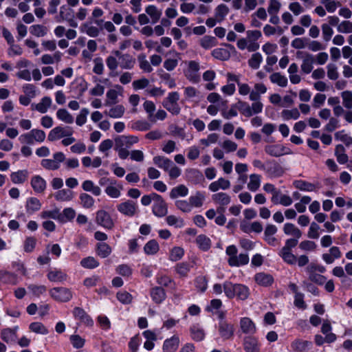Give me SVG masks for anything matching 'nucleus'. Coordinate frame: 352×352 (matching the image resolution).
I'll use <instances>...</instances> for the list:
<instances>
[{
    "label": "nucleus",
    "mask_w": 352,
    "mask_h": 352,
    "mask_svg": "<svg viewBox=\"0 0 352 352\" xmlns=\"http://www.w3.org/2000/svg\"><path fill=\"white\" fill-rule=\"evenodd\" d=\"M138 142V136L118 135L114 138V150L118 153V155L121 160H125L129 156V148Z\"/></svg>",
    "instance_id": "nucleus-1"
},
{
    "label": "nucleus",
    "mask_w": 352,
    "mask_h": 352,
    "mask_svg": "<svg viewBox=\"0 0 352 352\" xmlns=\"http://www.w3.org/2000/svg\"><path fill=\"white\" fill-rule=\"evenodd\" d=\"M118 211L128 217H133L139 213L138 204L131 199L126 200L117 205Z\"/></svg>",
    "instance_id": "nucleus-2"
},
{
    "label": "nucleus",
    "mask_w": 352,
    "mask_h": 352,
    "mask_svg": "<svg viewBox=\"0 0 352 352\" xmlns=\"http://www.w3.org/2000/svg\"><path fill=\"white\" fill-rule=\"evenodd\" d=\"M179 99V95L177 92H171L168 94V97L164 100L162 105L172 114L178 115L181 110L177 102Z\"/></svg>",
    "instance_id": "nucleus-3"
},
{
    "label": "nucleus",
    "mask_w": 352,
    "mask_h": 352,
    "mask_svg": "<svg viewBox=\"0 0 352 352\" xmlns=\"http://www.w3.org/2000/svg\"><path fill=\"white\" fill-rule=\"evenodd\" d=\"M74 130L72 127L58 126L50 131L47 139L50 142H54L65 136H72Z\"/></svg>",
    "instance_id": "nucleus-4"
},
{
    "label": "nucleus",
    "mask_w": 352,
    "mask_h": 352,
    "mask_svg": "<svg viewBox=\"0 0 352 352\" xmlns=\"http://www.w3.org/2000/svg\"><path fill=\"white\" fill-rule=\"evenodd\" d=\"M96 222L98 225L107 230H112L115 226L114 221L110 214L104 210L97 211L96 214Z\"/></svg>",
    "instance_id": "nucleus-5"
},
{
    "label": "nucleus",
    "mask_w": 352,
    "mask_h": 352,
    "mask_svg": "<svg viewBox=\"0 0 352 352\" xmlns=\"http://www.w3.org/2000/svg\"><path fill=\"white\" fill-rule=\"evenodd\" d=\"M50 296L58 302H68L72 298V293L66 287H54L50 290Z\"/></svg>",
    "instance_id": "nucleus-6"
},
{
    "label": "nucleus",
    "mask_w": 352,
    "mask_h": 352,
    "mask_svg": "<svg viewBox=\"0 0 352 352\" xmlns=\"http://www.w3.org/2000/svg\"><path fill=\"white\" fill-rule=\"evenodd\" d=\"M155 197V199L152 207L153 213L158 217H165L168 213V206L166 203L160 195Z\"/></svg>",
    "instance_id": "nucleus-7"
},
{
    "label": "nucleus",
    "mask_w": 352,
    "mask_h": 352,
    "mask_svg": "<svg viewBox=\"0 0 352 352\" xmlns=\"http://www.w3.org/2000/svg\"><path fill=\"white\" fill-rule=\"evenodd\" d=\"M113 54L119 58L121 68L131 69L134 67L135 59L129 54H122L119 50L113 51Z\"/></svg>",
    "instance_id": "nucleus-8"
},
{
    "label": "nucleus",
    "mask_w": 352,
    "mask_h": 352,
    "mask_svg": "<svg viewBox=\"0 0 352 352\" xmlns=\"http://www.w3.org/2000/svg\"><path fill=\"white\" fill-rule=\"evenodd\" d=\"M298 58H302L301 65V70L305 74H309L313 69V64L314 63V56L309 53H304L298 51L296 53Z\"/></svg>",
    "instance_id": "nucleus-9"
},
{
    "label": "nucleus",
    "mask_w": 352,
    "mask_h": 352,
    "mask_svg": "<svg viewBox=\"0 0 352 352\" xmlns=\"http://www.w3.org/2000/svg\"><path fill=\"white\" fill-rule=\"evenodd\" d=\"M265 151L270 155L273 157H280L284 155L292 153L289 148L281 144L267 145L265 147Z\"/></svg>",
    "instance_id": "nucleus-10"
},
{
    "label": "nucleus",
    "mask_w": 352,
    "mask_h": 352,
    "mask_svg": "<svg viewBox=\"0 0 352 352\" xmlns=\"http://www.w3.org/2000/svg\"><path fill=\"white\" fill-rule=\"evenodd\" d=\"M277 230L278 229L274 225L268 224L266 226L264 231V240L269 245L276 246L278 244V240L274 236Z\"/></svg>",
    "instance_id": "nucleus-11"
},
{
    "label": "nucleus",
    "mask_w": 352,
    "mask_h": 352,
    "mask_svg": "<svg viewBox=\"0 0 352 352\" xmlns=\"http://www.w3.org/2000/svg\"><path fill=\"white\" fill-rule=\"evenodd\" d=\"M243 346L245 352H260V344L255 337L245 336L243 340Z\"/></svg>",
    "instance_id": "nucleus-12"
},
{
    "label": "nucleus",
    "mask_w": 352,
    "mask_h": 352,
    "mask_svg": "<svg viewBox=\"0 0 352 352\" xmlns=\"http://www.w3.org/2000/svg\"><path fill=\"white\" fill-rule=\"evenodd\" d=\"M219 332L220 336L225 340H229L234 336V327L231 323L222 320L219 324Z\"/></svg>",
    "instance_id": "nucleus-13"
},
{
    "label": "nucleus",
    "mask_w": 352,
    "mask_h": 352,
    "mask_svg": "<svg viewBox=\"0 0 352 352\" xmlns=\"http://www.w3.org/2000/svg\"><path fill=\"white\" fill-rule=\"evenodd\" d=\"M115 87L120 91L119 93L117 90L111 89L107 91L106 94V100L104 102L105 106H112L113 104H116L118 102V95H121L123 91V88L120 85H116Z\"/></svg>",
    "instance_id": "nucleus-14"
},
{
    "label": "nucleus",
    "mask_w": 352,
    "mask_h": 352,
    "mask_svg": "<svg viewBox=\"0 0 352 352\" xmlns=\"http://www.w3.org/2000/svg\"><path fill=\"white\" fill-rule=\"evenodd\" d=\"M52 104V100L50 97L45 96L41 98L40 102L37 104H32L31 109L32 111H37L41 113H45L50 108Z\"/></svg>",
    "instance_id": "nucleus-15"
},
{
    "label": "nucleus",
    "mask_w": 352,
    "mask_h": 352,
    "mask_svg": "<svg viewBox=\"0 0 352 352\" xmlns=\"http://www.w3.org/2000/svg\"><path fill=\"white\" fill-rule=\"evenodd\" d=\"M265 171L272 177H279L284 173V170L281 166L274 161L266 162Z\"/></svg>",
    "instance_id": "nucleus-16"
},
{
    "label": "nucleus",
    "mask_w": 352,
    "mask_h": 352,
    "mask_svg": "<svg viewBox=\"0 0 352 352\" xmlns=\"http://www.w3.org/2000/svg\"><path fill=\"white\" fill-rule=\"evenodd\" d=\"M240 328L241 331L245 334H254L256 331L255 324L248 317H244L241 319Z\"/></svg>",
    "instance_id": "nucleus-17"
},
{
    "label": "nucleus",
    "mask_w": 352,
    "mask_h": 352,
    "mask_svg": "<svg viewBox=\"0 0 352 352\" xmlns=\"http://www.w3.org/2000/svg\"><path fill=\"white\" fill-rule=\"evenodd\" d=\"M41 206V202L36 197H30L25 202V210L30 214L40 210Z\"/></svg>",
    "instance_id": "nucleus-18"
},
{
    "label": "nucleus",
    "mask_w": 352,
    "mask_h": 352,
    "mask_svg": "<svg viewBox=\"0 0 352 352\" xmlns=\"http://www.w3.org/2000/svg\"><path fill=\"white\" fill-rule=\"evenodd\" d=\"M17 329L18 327H15L12 329L6 328L2 329L1 331V338L6 343L15 342Z\"/></svg>",
    "instance_id": "nucleus-19"
},
{
    "label": "nucleus",
    "mask_w": 352,
    "mask_h": 352,
    "mask_svg": "<svg viewBox=\"0 0 352 352\" xmlns=\"http://www.w3.org/2000/svg\"><path fill=\"white\" fill-rule=\"evenodd\" d=\"M179 344V338L177 336H173L169 339H166L163 344L164 352H175Z\"/></svg>",
    "instance_id": "nucleus-20"
},
{
    "label": "nucleus",
    "mask_w": 352,
    "mask_h": 352,
    "mask_svg": "<svg viewBox=\"0 0 352 352\" xmlns=\"http://www.w3.org/2000/svg\"><path fill=\"white\" fill-rule=\"evenodd\" d=\"M109 111H105L104 114L112 118H122L125 112V108L122 104H113L110 106Z\"/></svg>",
    "instance_id": "nucleus-21"
},
{
    "label": "nucleus",
    "mask_w": 352,
    "mask_h": 352,
    "mask_svg": "<svg viewBox=\"0 0 352 352\" xmlns=\"http://www.w3.org/2000/svg\"><path fill=\"white\" fill-rule=\"evenodd\" d=\"M31 186L36 192L41 193L46 188V182L41 176L36 175L31 179Z\"/></svg>",
    "instance_id": "nucleus-22"
},
{
    "label": "nucleus",
    "mask_w": 352,
    "mask_h": 352,
    "mask_svg": "<svg viewBox=\"0 0 352 352\" xmlns=\"http://www.w3.org/2000/svg\"><path fill=\"white\" fill-rule=\"evenodd\" d=\"M230 186L229 180L223 177L219 178L218 180L212 182L209 185V190L212 192H217L219 189L226 190Z\"/></svg>",
    "instance_id": "nucleus-23"
},
{
    "label": "nucleus",
    "mask_w": 352,
    "mask_h": 352,
    "mask_svg": "<svg viewBox=\"0 0 352 352\" xmlns=\"http://www.w3.org/2000/svg\"><path fill=\"white\" fill-rule=\"evenodd\" d=\"M254 280L257 284L263 287L271 285L274 281V278L270 274L264 272L257 273L254 276Z\"/></svg>",
    "instance_id": "nucleus-24"
},
{
    "label": "nucleus",
    "mask_w": 352,
    "mask_h": 352,
    "mask_svg": "<svg viewBox=\"0 0 352 352\" xmlns=\"http://www.w3.org/2000/svg\"><path fill=\"white\" fill-rule=\"evenodd\" d=\"M212 201L221 206H226L230 204L231 197L226 192H217L212 196Z\"/></svg>",
    "instance_id": "nucleus-25"
},
{
    "label": "nucleus",
    "mask_w": 352,
    "mask_h": 352,
    "mask_svg": "<svg viewBox=\"0 0 352 352\" xmlns=\"http://www.w3.org/2000/svg\"><path fill=\"white\" fill-rule=\"evenodd\" d=\"M311 345V342L300 339H296L291 344L292 351L294 352H305Z\"/></svg>",
    "instance_id": "nucleus-26"
},
{
    "label": "nucleus",
    "mask_w": 352,
    "mask_h": 352,
    "mask_svg": "<svg viewBox=\"0 0 352 352\" xmlns=\"http://www.w3.org/2000/svg\"><path fill=\"white\" fill-rule=\"evenodd\" d=\"M28 171L27 170H20L16 172L12 173L10 179L14 184H23L27 181L28 178Z\"/></svg>",
    "instance_id": "nucleus-27"
},
{
    "label": "nucleus",
    "mask_w": 352,
    "mask_h": 352,
    "mask_svg": "<svg viewBox=\"0 0 352 352\" xmlns=\"http://www.w3.org/2000/svg\"><path fill=\"white\" fill-rule=\"evenodd\" d=\"M283 232L286 235L293 236L296 239H300L302 236L301 230L291 223H287L284 225Z\"/></svg>",
    "instance_id": "nucleus-28"
},
{
    "label": "nucleus",
    "mask_w": 352,
    "mask_h": 352,
    "mask_svg": "<svg viewBox=\"0 0 352 352\" xmlns=\"http://www.w3.org/2000/svg\"><path fill=\"white\" fill-rule=\"evenodd\" d=\"M249 256L247 254H240L238 256H231L228 259L230 266H239L248 264Z\"/></svg>",
    "instance_id": "nucleus-29"
},
{
    "label": "nucleus",
    "mask_w": 352,
    "mask_h": 352,
    "mask_svg": "<svg viewBox=\"0 0 352 352\" xmlns=\"http://www.w3.org/2000/svg\"><path fill=\"white\" fill-rule=\"evenodd\" d=\"M153 163L159 168L168 170L171 166L173 162L164 156L157 155L153 157Z\"/></svg>",
    "instance_id": "nucleus-30"
},
{
    "label": "nucleus",
    "mask_w": 352,
    "mask_h": 352,
    "mask_svg": "<svg viewBox=\"0 0 352 352\" xmlns=\"http://www.w3.org/2000/svg\"><path fill=\"white\" fill-rule=\"evenodd\" d=\"M73 314L76 319L80 320L81 322L88 325L93 323V320L90 318V317L80 307H75L74 309Z\"/></svg>",
    "instance_id": "nucleus-31"
},
{
    "label": "nucleus",
    "mask_w": 352,
    "mask_h": 352,
    "mask_svg": "<svg viewBox=\"0 0 352 352\" xmlns=\"http://www.w3.org/2000/svg\"><path fill=\"white\" fill-rule=\"evenodd\" d=\"M278 254L286 263L289 265L296 263L297 257L292 253V250L281 249Z\"/></svg>",
    "instance_id": "nucleus-32"
},
{
    "label": "nucleus",
    "mask_w": 352,
    "mask_h": 352,
    "mask_svg": "<svg viewBox=\"0 0 352 352\" xmlns=\"http://www.w3.org/2000/svg\"><path fill=\"white\" fill-rule=\"evenodd\" d=\"M151 296L155 302L159 304L161 303L166 298V294L160 287H155L151 291Z\"/></svg>",
    "instance_id": "nucleus-33"
},
{
    "label": "nucleus",
    "mask_w": 352,
    "mask_h": 352,
    "mask_svg": "<svg viewBox=\"0 0 352 352\" xmlns=\"http://www.w3.org/2000/svg\"><path fill=\"white\" fill-rule=\"evenodd\" d=\"M188 188L184 184H180L171 190L170 192V197L173 199H175L178 197H185L188 195Z\"/></svg>",
    "instance_id": "nucleus-34"
},
{
    "label": "nucleus",
    "mask_w": 352,
    "mask_h": 352,
    "mask_svg": "<svg viewBox=\"0 0 352 352\" xmlns=\"http://www.w3.org/2000/svg\"><path fill=\"white\" fill-rule=\"evenodd\" d=\"M111 248L104 242L96 245V253L101 258H107L111 254Z\"/></svg>",
    "instance_id": "nucleus-35"
},
{
    "label": "nucleus",
    "mask_w": 352,
    "mask_h": 352,
    "mask_svg": "<svg viewBox=\"0 0 352 352\" xmlns=\"http://www.w3.org/2000/svg\"><path fill=\"white\" fill-rule=\"evenodd\" d=\"M40 217L43 219H52L54 220H57L60 222V210L57 208L52 210H43L41 212Z\"/></svg>",
    "instance_id": "nucleus-36"
},
{
    "label": "nucleus",
    "mask_w": 352,
    "mask_h": 352,
    "mask_svg": "<svg viewBox=\"0 0 352 352\" xmlns=\"http://www.w3.org/2000/svg\"><path fill=\"white\" fill-rule=\"evenodd\" d=\"M196 243L199 248L204 250L207 251L210 248L211 241L204 234H200L196 238Z\"/></svg>",
    "instance_id": "nucleus-37"
},
{
    "label": "nucleus",
    "mask_w": 352,
    "mask_h": 352,
    "mask_svg": "<svg viewBox=\"0 0 352 352\" xmlns=\"http://www.w3.org/2000/svg\"><path fill=\"white\" fill-rule=\"evenodd\" d=\"M160 250V246L158 243L153 239L150 240L148 242H147L144 247V251L145 254L148 255H154L158 252Z\"/></svg>",
    "instance_id": "nucleus-38"
},
{
    "label": "nucleus",
    "mask_w": 352,
    "mask_h": 352,
    "mask_svg": "<svg viewBox=\"0 0 352 352\" xmlns=\"http://www.w3.org/2000/svg\"><path fill=\"white\" fill-rule=\"evenodd\" d=\"M47 278L53 282H63L67 279V274L60 270H54L47 274Z\"/></svg>",
    "instance_id": "nucleus-39"
},
{
    "label": "nucleus",
    "mask_w": 352,
    "mask_h": 352,
    "mask_svg": "<svg viewBox=\"0 0 352 352\" xmlns=\"http://www.w3.org/2000/svg\"><path fill=\"white\" fill-rule=\"evenodd\" d=\"M56 117L58 120L66 124H72L74 122V117L65 109H60L56 112Z\"/></svg>",
    "instance_id": "nucleus-40"
},
{
    "label": "nucleus",
    "mask_w": 352,
    "mask_h": 352,
    "mask_svg": "<svg viewBox=\"0 0 352 352\" xmlns=\"http://www.w3.org/2000/svg\"><path fill=\"white\" fill-rule=\"evenodd\" d=\"M234 297L236 296L240 300H246L249 296V289L241 284H236L235 286Z\"/></svg>",
    "instance_id": "nucleus-41"
},
{
    "label": "nucleus",
    "mask_w": 352,
    "mask_h": 352,
    "mask_svg": "<svg viewBox=\"0 0 352 352\" xmlns=\"http://www.w3.org/2000/svg\"><path fill=\"white\" fill-rule=\"evenodd\" d=\"M270 78L272 83L276 84L280 87H285L287 85V78L279 72L272 74Z\"/></svg>",
    "instance_id": "nucleus-42"
},
{
    "label": "nucleus",
    "mask_w": 352,
    "mask_h": 352,
    "mask_svg": "<svg viewBox=\"0 0 352 352\" xmlns=\"http://www.w3.org/2000/svg\"><path fill=\"white\" fill-rule=\"evenodd\" d=\"M30 32L36 37H43L47 34V28L39 24L33 25L30 28Z\"/></svg>",
    "instance_id": "nucleus-43"
},
{
    "label": "nucleus",
    "mask_w": 352,
    "mask_h": 352,
    "mask_svg": "<svg viewBox=\"0 0 352 352\" xmlns=\"http://www.w3.org/2000/svg\"><path fill=\"white\" fill-rule=\"evenodd\" d=\"M145 11L151 16L153 23L157 22L162 15V12L157 10V7L153 5L146 7Z\"/></svg>",
    "instance_id": "nucleus-44"
},
{
    "label": "nucleus",
    "mask_w": 352,
    "mask_h": 352,
    "mask_svg": "<svg viewBox=\"0 0 352 352\" xmlns=\"http://www.w3.org/2000/svg\"><path fill=\"white\" fill-rule=\"evenodd\" d=\"M261 175L257 174H252L250 175V182L248 184V188L251 191L257 190L261 185Z\"/></svg>",
    "instance_id": "nucleus-45"
},
{
    "label": "nucleus",
    "mask_w": 352,
    "mask_h": 352,
    "mask_svg": "<svg viewBox=\"0 0 352 352\" xmlns=\"http://www.w3.org/2000/svg\"><path fill=\"white\" fill-rule=\"evenodd\" d=\"M307 271L309 273V279L318 284V285H323L326 282V277L319 274H316L311 270V267H307Z\"/></svg>",
    "instance_id": "nucleus-46"
},
{
    "label": "nucleus",
    "mask_w": 352,
    "mask_h": 352,
    "mask_svg": "<svg viewBox=\"0 0 352 352\" xmlns=\"http://www.w3.org/2000/svg\"><path fill=\"white\" fill-rule=\"evenodd\" d=\"M29 329L31 331L38 334L46 335L49 332L47 327L39 322H32L29 326Z\"/></svg>",
    "instance_id": "nucleus-47"
},
{
    "label": "nucleus",
    "mask_w": 352,
    "mask_h": 352,
    "mask_svg": "<svg viewBox=\"0 0 352 352\" xmlns=\"http://www.w3.org/2000/svg\"><path fill=\"white\" fill-rule=\"evenodd\" d=\"M106 64L107 67L111 71V72L109 73V76L111 77L116 76L118 74L114 72L118 66V62L116 59V56H108L106 59Z\"/></svg>",
    "instance_id": "nucleus-48"
},
{
    "label": "nucleus",
    "mask_w": 352,
    "mask_h": 352,
    "mask_svg": "<svg viewBox=\"0 0 352 352\" xmlns=\"http://www.w3.org/2000/svg\"><path fill=\"white\" fill-rule=\"evenodd\" d=\"M143 107L145 111L148 114V119L151 123H155V119L153 117L154 111H155V104L150 100H146L143 104Z\"/></svg>",
    "instance_id": "nucleus-49"
},
{
    "label": "nucleus",
    "mask_w": 352,
    "mask_h": 352,
    "mask_svg": "<svg viewBox=\"0 0 352 352\" xmlns=\"http://www.w3.org/2000/svg\"><path fill=\"white\" fill-rule=\"evenodd\" d=\"M229 8L225 4L219 5L215 9V18L220 22L222 21L225 16L229 13Z\"/></svg>",
    "instance_id": "nucleus-50"
},
{
    "label": "nucleus",
    "mask_w": 352,
    "mask_h": 352,
    "mask_svg": "<svg viewBox=\"0 0 352 352\" xmlns=\"http://www.w3.org/2000/svg\"><path fill=\"white\" fill-rule=\"evenodd\" d=\"M294 186L299 189L300 190L302 191H307V192H311L314 191L315 189L314 184L302 181V180H296L294 182Z\"/></svg>",
    "instance_id": "nucleus-51"
},
{
    "label": "nucleus",
    "mask_w": 352,
    "mask_h": 352,
    "mask_svg": "<svg viewBox=\"0 0 352 352\" xmlns=\"http://www.w3.org/2000/svg\"><path fill=\"white\" fill-rule=\"evenodd\" d=\"M281 116L285 120L290 119L297 120L300 117V112L297 108L292 109H284L281 112Z\"/></svg>",
    "instance_id": "nucleus-52"
},
{
    "label": "nucleus",
    "mask_w": 352,
    "mask_h": 352,
    "mask_svg": "<svg viewBox=\"0 0 352 352\" xmlns=\"http://www.w3.org/2000/svg\"><path fill=\"white\" fill-rule=\"evenodd\" d=\"M205 199L204 195L201 192H197L193 196L189 198L190 207H201Z\"/></svg>",
    "instance_id": "nucleus-53"
},
{
    "label": "nucleus",
    "mask_w": 352,
    "mask_h": 352,
    "mask_svg": "<svg viewBox=\"0 0 352 352\" xmlns=\"http://www.w3.org/2000/svg\"><path fill=\"white\" fill-rule=\"evenodd\" d=\"M187 177L189 181L195 184H197L204 180V176L202 173L196 169L189 170L187 173Z\"/></svg>",
    "instance_id": "nucleus-54"
},
{
    "label": "nucleus",
    "mask_w": 352,
    "mask_h": 352,
    "mask_svg": "<svg viewBox=\"0 0 352 352\" xmlns=\"http://www.w3.org/2000/svg\"><path fill=\"white\" fill-rule=\"evenodd\" d=\"M76 216V212L75 210L72 208H65L63 211V212H60V223H65L69 221H72L74 219Z\"/></svg>",
    "instance_id": "nucleus-55"
},
{
    "label": "nucleus",
    "mask_w": 352,
    "mask_h": 352,
    "mask_svg": "<svg viewBox=\"0 0 352 352\" xmlns=\"http://www.w3.org/2000/svg\"><path fill=\"white\" fill-rule=\"evenodd\" d=\"M72 191L68 189H63L58 190L55 194V198L58 201H69L72 199Z\"/></svg>",
    "instance_id": "nucleus-56"
},
{
    "label": "nucleus",
    "mask_w": 352,
    "mask_h": 352,
    "mask_svg": "<svg viewBox=\"0 0 352 352\" xmlns=\"http://www.w3.org/2000/svg\"><path fill=\"white\" fill-rule=\"evenodd\" d=\"M342 105L347 109H352V91H344L341 93Z\"/></svg>",
    "instance_id": "nucleus-57"
},
{
    "label": "nucleus",
    "mask_w": 352,
    "mask_h": 352,
    "mask_svg": "<svg viewBox=\"0 0 352 352\" xmlns=\"http://www.w3.org/2000/svg\"><path fill=\"white\" fill-rule=\"evenodd\" d=\"M81 28L83 32L91 37H96L100 33V30L97 27L93 26L88 23H84Z\"/></svg>",
    "instance_id": "nucleus-58"
},
{
    "label": "nucleus",
    "mask_w": 352,
    "mask_h": 352,
    "mask_svg": "<svg viewBox=\"0 0 352 352\" xmlns=\"http://www.w3.org/2000/svg\"><path fill=\"white\" fill-rule=\"evenodd\" d=\"M212 55L215 58L221 60H228L230 56V52L227 50L223 48L214 50L212 52Z\"/></svg>",
    "instance_id": "nucleus-59"
},
{
    "label": "nucleus",
    "mask_w": 352,
    "mask_h": 352,
    "mask_svg": "<svg viewBox=\"0 0 352 352\" xmlns=\"http://www.w3.org/2000/svg\"><path fill=\"white\" fill-rule=\"evenodd\" d=\"M263 60V57L261 54L258 52L254 53L252 55L251 58L248 60L249 66L254 69H256L260 67V64Z\"/></svg>",
    "instance_id": "nucleus-60"
},
{
    "label": "nucleus",
    "mask_w": 352,
    "mask_h": 352,
    "mask_svg": "<svg viewBox=\"0 0 352 352\" xmlns=\"http://www.w3.org/2000/svg\"><path fill=\"white\" fill-rule=\"evenodd\" d=\"M236 107L245 117L249 118L252 116V109L250 106L247 102L239 100L236 104Z\"/></svg>",
    "instance_id": "nucleus-61"
},
{
    "label": "nucleus",
    "mask_w": 352,
    "mask_h": 352,
    "mask_svg": "<svg viewBox=\"0 0 352 352\" xmlns=\"http://www.w3.org/2000/svg\"><path fill=\"white\" fill-rule=\"evenodd\" d=\"M131 128L137 131H145L151 128V124L146 120H137L132 124Z\"/></svg>",
    "instance_id": "nucleus-62"
},
{
    "label": "nucleus",
    "mask_w": 352,
    "mask_h": 352,
    "mask_svg": "<svg viewBox=\"0 0 352 352\" xmlns=\"http://www.w3.org/2000/svg\"><path fill=\"white\" fill-rule=\"evenodd\" d=\"M80 264L85 268L93 269L99 265L98 261L93 256H88L81 260Z\"/></svg>",
    "instance_id": "nucleus-63"
},
{
    "label": "nucleus",
    "mask_w": 352,
    "mask_h": 352,
    "mask_svg": "<svg viewBox=\"0 0 352 352\" xmlns=\"http://www.w3.org/2000/svg\"><path fill=\"white\" fill-rule=\"evenodd\" d=\"M337 30L343 34L352 33V22L350 21H343L337 27Z\"/></svg>",
    "instance_id": "nucleus-64"
}]
</instances>
